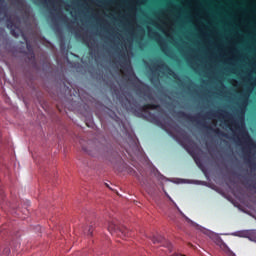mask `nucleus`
Listing matches in <instances>:
<instances>
[{
    "label": "nucleus",
    "instance_id": "1a4fd4ad",
    "mask_svg": "<svg viewBox=\"0 0 256 256\" xmlns=\"http://www.w3.org/2000/svg\"><path fill=\"white\" fill-rule=\"evenodd\" d=\"M110 117H112L114 119V121H116V123H118V125H123L121 118H119V116H117V114H115V112H112V115H110Z\"/></svg>",
    "mask_w": 256,
    "mask_h": 256
},
{
    "label": "nucleus",
    "instance_id": "39448f33",
    "mask_svg": "<svg viewBox=\"0 0 256 256\" xmlns=\"http://www.w3.org/2000/svg\"><path fill=\"white\" fill-rule=\"evenodd\" d=\"M160 63H161V67H164V69L168 71V75H170V77H173V79H177V81H181V79L179 78V76H177V74L175 73V71H173V69L169 68V66L163 63V61H160Z\"/></svg>",
    "mask_w": 256,
    "mask_h": 256
},
{
    "label": "nucleus",
    "instance_id": "aec40b11",
    "mask_svg": "<svg viewBox=\"0 0 256 256\" xmlns=\"http://www.w3.org/2000/svg\"><path fill=\"white\" fill-rule=\"evenodd\" d=\"M1 11H3V6L1 5V2H0V13Z\"/></svg>",
    "mask_w": 256,
    "mask_h": 256
},
{
    "label": "nucleus",
    "instance_id": "4468645a",
    "mask_svg": "<svg viewBox=\"0 0 256 256\" xmlns=\"http://www.w3.org/2000/svg\"><path fill=\"white\" fill-rule=\"evenodd\" d=\"M243 153L245 154V159L249 157V153L247 152V148H243Z\"/></svg>",
    "mask_w": 256,
    "mask_h": 256
},
{
    "label": "nucleus",
    "instance_id": "4be33fe9",
    "mask_svg": "<svg viewBox=\"0 0 256 256\" xmlns=\"http://www.w3.org/2000/svg\"><path fill=\"white\" fill-rule=\"evenodd\" d=\"M154 35L156 36V37H161L159 34H157V33H154Z\"/></svg>",
    "mask_w": 256,
    "mask_h": 256
},
{
    "label": "nucleus",
    "instance_id": "6ab92c4d",
    "mask_svg": "<svg viewBox=\"0 0 256 256\" xmlns=\"http://www.w3.org/2000/svg\"><path fill=\"white\" fill-rule=\"evenodd\" d=\"M31 57H32V59H35V53H31Z\"/></svg>",
    "mask_w": 256,
    "mask_h": 256
},
{
    "label": "nucleus",
    "instance_id": "423d86ee",
    "mask_svg": "<svg viewBox=\"0 0 256 256\" xmlns=\"http://www.w3.org/2000/svg\"><path fill=\"white\" fill-rule=\"evenodd\" d=\"M242 138L249 147H255V143H253V140L251 139V136H249V133H247V131H242Z\"/></svg>",
    "mask_w": 256,
    "mask_h": 256
},
{
    "label": "nucleus",
    "instance_id": "f3484780",
    "mask_svg": "<svg viewBox=\"0 0 256 256\" xmlns=\"http://www.w3.org/2000/svg\"><path fill=\"white\" fill-rule=\"evenodd\" d=\"M26 45H27L28 51H30L31 50V45L29 43H27Z\"/></svg>",
    "mask_w": 256,
    "mask_h": 256
},
{
    "label": "nucleus",
    "instance_id": "f8f14e48",
    "mask_svg": "<svg viewBox=\"0 0 256 256\" xmlns=\"http://www.w3.org/2000/svg\"><path fill=\"white\" fill-rule=\"evenodd\" d=\"M60 19H61V21H63L64 23H66V21H67V16L61 14Z\"/></svg>",
    "mask_w": 256,
    "mask_h": 256
},
{
    "label": "nucleus",
    "instance_id": "412c9836",
    "mask_svg": "<svg viewBox=\"0 0 256 256\" xmlns=\"http://www.w3.org/2000/svg\"><path fill=\"white\" fill-rule=\"evenodd\" d=\"M76 37H81V35H79V32H76Z\"/></svg>",
    "mask_w": 256,
    "mask_h": 256
},
{
    "label": "nucleus",
    "instance_id": "ddd939ff",
    "mask_svg": "<svg viewBox=\"0 0 256 256\" xmlns=\"http://www.w3.org/2000/svg\"><path fill=\"white\" fill-rule=\"evenodd\" d=\"M247 163H249L251 169L256 166L255 163H253L250 159H248Z\"/></svg>",
    "mask_w": 256,
    "mask_h": 256
},
{
    "label": "nucleus",
    "instance_id": "f03ea898",
    "mask_svg": "<svg viewBox=\"0 0 256 256\" xmlns=\"http://www.w3.org/2000/svg\"><path fill=\"white\" fill-rule=\"evenodd\" d=\"M177 115L178 117H180V119H187V121H192V123H198V125H201V127H203L204 129H207L208 131H213V133H215L216 135H220V137H227V134H225L220 129H214L213 127L205 124V122L197 120V117L195 116H191L190 114H187L183 111H179Z\"/></svg>",
    "mask_w": 256,
    "mask_h": 256
},
{
    "label": "nucleus",
    "instance_id": "5701e85b",
    "mask_svg": "<svg viewBox=\"0 0 256 256\" xmlns=\"http://www.w3.org/2000/svg\"><path fill=\"white\" fill-rule=\"evenodd\" d=\"M84 43H86V45H89V43L87 42V40H86V39H84Z\"/></svg>",
    "mask_w": 256,
    "mask_h": 256
},
{
    "label": "nucleus",
    "instance_id": "393cba45",
    "mask_svg": "<svg viewBox=\"0 0 256 256\" xmlns=\"http://www.w3.org/2000/svg\"><path fill=\"white\" fill-rule=\"evenodd\" d=\"M106 187H108V188H109V184H106Z\"/></svg>",
    "mask_w": 256,
    "mask_h": 256
},
{
    "label": "nucleus",
    "instance_id": "7ed1b4c3",
    "mask_svg": "<svg viewBox=\"0 0 256 256\" xmlns=\"http://www.w3.org/2000/svg\"><path fill=\"white\" fill-rule=\"evenodd\" d=\"M247 97H249L247 94H244L242 96L241 104L236 113V121L231 122V125L234 129H241V127L239 126L240 123L241 125H243V121L245 118V108L247 107Z\"/></svg>",
    "mask_w": 256,
    "mask_h": 256
},
{
    "label": "nucleus",
    "instance_id": "2eb2a0df",
    "mask_svg": "<svg viewBox=\"0 0 256 256\" xmlns=\"http://www.w3.org/2000/svg\"><path fill=\"white\" fill-rule=\"evenodd\" d=\"M60 49H65V42L63 41L60 42Z\"/></svg>",
    "mask_w": 256,
    "mask_h": 256
},
{
    "label": "nucleus",
    "instance_id": "0eeeda50",
    "mask_svg": "<svg viewBox=\"0 0 256 256\" xmlns=\"http://www.w3.org/2000/svg\"><path fill=\"white\" fill-rule=\"evenodd\" d=\"M7 27H8V29L11 30V35H13V37H19V34L17 32H15V29H13V21L8 20Z\"/></svg>",
    "mask_w": 256,
    "mask_h": 256
},
{
    "label": "nucleus",
    "instance_id": "20e7f679",
    "mask_svg": "<svg viewBox=\"0 0 256 256\" xmlns=\"http://www.w3.org/2000/svg\"><path fill=\"white\" fill-rule=\"evenodd\" d=\"M108 231H110V233H122L124 237H129V235H131L127 228H121L115 222H110L108 224Z\"/></svg>",
    "mask_w": 256,
    "mask_h": 256
},
{
    "label": "nucleus",
    "instance_id": "f257e3e1",
    "mask_svg": "<svg viewBox=\"0 0 256 256\" xmlns=\"http://www.w3.org/2000/svg\"><path fill=\"white\" fill-rule=\"evenodd\" d=\"M125 102H122V107L133 113L136 117H144V113L147 115L148 119L154 123H159L157 116L155 114L149 112L151 110L159 109V105L157 104H144L143 106L139 105V102L133 101L131 102L128 98H125Z\"/></svg>",
    "mask_w": 256,
    "mask_h": 256
},
{
    "label": "nucleus",
    "instance_id": "9d476101",
    "mask_svg": "<svg viewBox=\"0 0 256 256\" xmlns=\"http://www.w3.org/2000/svg\"><path fill=\"white\" fill-rule=\"evenodd\" d=\"M85 235L92 236L93 235V226H89L87 229L84 230Z\"/></svg>",
    "mask_w": 256,
    "mask_h": 256
},
{
    "label": "nucleus",
    "instance_id": "b1692460",
    "mask_svg": "<svg viewBox=\"0 0 256 256\" xmlns=\"http://www.w3.org/2000/svg\"><path fill=\"white\" fill-rule=\"evenodd\" d=\"M141 185H145V182H141Z\"/></svg>",
    "mask_w": 256,
    "mask_h": 256
},
{
    "label": "nucleus",
    "instance_id": "dca6fc26",
    "mask_svg": "<svg viewBox=\"0 0 256 256\" xmlns=\"http://www.w3.org/2000/svg\"><path fill=\"white\" fill-rule=\"evenodd\" d=\"M82 149H83V151H85V153H89V150H87V147L82 146Z\"/></svg>",
    "mask_w": 256,
    "mask_h": 256
},
{
    "label": "nucleus",
    "instance_id": "9b49d317",
    "mask_svg": "<svg viewBox=\"0 0 256 256\" xmlns=\"http://www.w3.org/2000/svg\"><path fill=\"white\" fill-rule=\"evenodd\" d=\"M121 58L124 59V61H122V68H125V65H129V61H127V59L125 58V55L121 54Z\"/></svg>",
    "mask_w": 256,
    "mask_h": 256
},
{
    "label": "nucleus",
    "instance_id": "6e6552de",
    "mask_svg": "<svg viewBox=\"0 0 256 256\" xmlns=\"http://www.w3.org/2000/svg\"><path fill=\"white\" fill-rule=\"evenodd\" d=\"M165 238H163V236H153L152 238H151V240H152V242L154 243V245L155 244H157V243H163V240H164Z\"/></svg>",
    "mask_w": 256,
    "mask_h": 256
},
{
    "label": "nucleus",
    "instance_id": "a211bd4d",
    "mask_svg": "<svg viewBox=\"0 0 256 256\" xmlns=\"http://www.w3.org/2000/svg\"><path fill=\"white\" fill-rule=\"evenodd\" d=\"M147 193H149L151 195V190H149V188L145 187Z\"/></svg>",
    "mask_w": 256,
    "mask_h": 256
}]
</instances>
